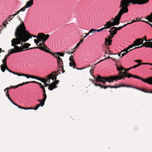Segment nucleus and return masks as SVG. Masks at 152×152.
<instances>
[{
    "mask_svg": "<svg viewBox=\"0 0 152 152\" xmlns=\"http://www.w3.org/2000/svg\"><path fill=\"white\" fill-rule=\"evenodd\" d=\"M15 36L16 37L17 41L20 42H26L29 39L31 38V37L37 38V36L30 34L29 32L26 29L24 23H21L17 27L15 32Z\"/></svg>",
    "mask_w": 152,
    "mask_h": 152,
    "instance_id": "1",
    "label": "nucleus"
},
{
    "mask_svg": "<svg viewBox=\"0 0 152 152\" xmlns=\"http://www.w3.org/2000/svg\"><path fill=\"white\" fill-rule=\"evenodd\" d=\"M128 2H126L125 0H121V1L119 8L120 10L114 19L113 18V21L111 22L110 21L107 22L104 26L106 29L109 28L111 26L118 25L120 23V20L122 15L124 13H126L128 12V7L129 6Z\"/></svg>",
    "mask_w": 152,
    "mask_h": 152,
    "instance_id": "2",
    "label": "nucleus"
},
{
    "mask_svg": "<svg viewBox=\"0 0 152 152\" xmlns=\"http://www.w3.org/2000/svg\"><path fill=\"white\" fill-rule=\"evenodd\" d=\"M127 73L125 71L123 72V75L120 76L118 75H115V76H112L107 77H102L100 76H98V81H100L104 84L107 82L109 83H111L114 81H117L118 80L124 78L126 77H127Z\"/></svg>",
    "mask_w": 152,
    "mask_h": 152,
    "instance_id": "3",
    "label": "nucleus"
},
{
    "mask_svg": "<svg viewBox=\"0 0 152 152\" xmlns=\"http://www.w3.org/2000/svg\"><path fill=\"white\" fill-rule=\"evenodd\" d=\"M17 39L13 38L11 40V45L13 46L14 48L11 49L9 50L8 54L6 55L5 58H7V56H9L11 54L17 53L23 51V48L21 47H19L17 45L20 44V42L17 41Z\"/></svg>",
    "mask_w": 152,
    "mask_h": 152,
    "instance_id": "4",
    "label": "nucleus"
},
{
    "mask_svg": "<svg viewBox=\"0 0 152 152\" xmlns=\"http://www.w3.org/2000/svg\"><path fill=\"white\" fill-rule=\"evenodd\" d=\"M58 75V73L56 72H52L47 76V78L46 79H43L39 77L38 80H39L43 83L45 82L50 83V79L53 80L57 79V76Z\"/></svg>",
    "mask_w": 152,
    "mask_h": 152,
    "instance_id": "5",
    "label": "nucleus"
},
{
    "mask_svg": "<svg viewBox=\"0 0 152 152\" xmlns=\"http://www.w3.org/2000/svg\"><path fill=\"white\" fill-rule=\"evenodd\" d=\"M49 34H45L43 33H40L38 34L37 40L39 41V43L42 41V43H44L49 38Z\"/></svg>",
    "mask_w": 152,
    "mask_h": 152,
    "instance_id": "6",
    "label": "nucleus"
},
{
    "mask_svg": "<svg viewBox=\"0 0 152 152\" xmlns=\"http://www.w3.org/2000/svg\"><path fill=\"white\" fill-rule=\"evenodd\" d=\"M126 2H128V5L129 6L130 4L132 3L133 4H144L147 3L149 0H125Z\"/></svg>",
    "mask_w": 152,
    "mask_h": 152,
    "instance_id": "7",
    "label": "nucleus"
},
{
    "mask_svg": "<svg viewBox=\"0 0 152 152\" xmlns=\"http://www.w3.org/2000/svg\"><path fill=\"white\" fill-rule=\"evenodd\" d=\"M42 43H40L39 44V46L38 47H34L32 48H31L28 49H39L41 50L45 51V52L48 53H50L51 54H52V52H50L47 50V49L48 48L45 45V44Z\"/></svg>",
    "mask_w": 152,
    "mask_h": 152,
    "instance_id": "8",
    "label": "nucleus"
},
{
    "mask_svg": "<svg viewBox=\"0 0 152 152\" xmlns=\"http://www.w3.org/2000/svg\"><path fill=\"white\" fill-rule=\"evenodd\" d=\"M133 77L138 79L141 80L142 81L147 83L149 84L152 85V79L150 77L146 79H143L137 76L134 75H133Z\"/></svg>",
    "mask_w": 152,
    "mask_h": 152,
    "instance_id": "9",
    "label": "nucleus"
},
{
    "mask_svg": "<svg viewBox=\"0 0 152 152\" xmlns=\"http://www.w3.org/2000/svg\"><path fill=\"white\" fill-rule=\"evenodd\" d=\"M51 54L56 58L58 65L61 67L63 64V61L61 58L59 56L55 55L54 54H53L52 53Z\"/></svg>",
    "mask_w": 152,
    "mask_h": 152,
    "instance_id": "10",
    "label": "nucleus"
},
{
    "mask_svg": "<svg viewBox=\"0 0 152 152\" xmlns=\"http://www.w3.org/2000/svg\"><path fill=\"white\" fill-rule=\"evenodd\" d=\"M6 61L7 58H4L2 60V62L4 63V64H1V70L3 72H4L5 71V67H7L6 63Z\"/></svg>",
    "mask_w": 152,
    "mask_h": 152,
    "instance_id": "11",
    "label": "nucleus"
},
{
    "mask_svg": "<svg viewBox=\"0 0 152 152\" xmlns=\"http://www.w3.org/2000/svg\"><path fill=\"white\" fill-rule=\"evenodd\" d=\"M143 41V39H142L139 38L135 40L134 42V44H135V45L136 46H139L141 45L142 44Z\"/></svg>",
    "mask_w": 152,
    "mask_h": 152,
    "instance_id": "12",
    "label": "nucleus"
},
{
    "mask_svg": "<svg viewBox=\"0 0 152 152\" xmlns=\"http://www.w3.org/2000/svg\"><path fill=\"white\" fill-rule=\"evenodd\" d=\"M117 31L116 27H113L110 29L109 32L110 33V35L113 36L116 34Z\"/></svg>",
    "mask_w": 152,
    "mask_h": 152,
    "instance_id": "13",
    "label": "nucleus"
},
{
    "mask_svg": "<svg viewBox=\"0 0 152 152\" xmlns=\"http://www.w3.org/2000/svg\"><path fill=\"white\" fill-rule=\"evenodd\" d=\"M132 50L131 49L129 50L126 49V48L124 49L122 51H121L118 54V55L119 56H120L121 55V57L123 56L126 54L128 53L130 51Z\"/></svg>",
    "mask_w": 152,
    "mask_h": 152,
    "instance_id": "14",
    "label": "nucleus"
},
{
    "mask_svg": "<svg viewBox=\"0 0 152 152\" xmlns=\"http://www.w3.org/2000/svg\"><path fill=\"white\" fill-rule=\"evenodd\" d=\"M142 46H144L146 48H150L152 49V42H146L144 44L142 43Z\"/></svg>",
    "mask_w": 152,
    "mask_h": 152,
    "instance_id": "15",
    "label": "nucleus"
},
{
    "mask_svg": "<svg viewBox=\"0 0 152 152\" xmlns=\"http://www.w3.org/2000/svg\"><path fill=\"white\" fill-rule=\"evenodd\" d=\"M33 1L34 0H30L29 1H28L26 2L25 6L27 8L30 7L33 5Z\"/></svg>",
    "mask_w": 152,
    "mask_h": 152,
    "instance_id": "16",
    "label": "nucleus"
},
{
    "mask_svg": "<svg viewBox=\"0 0 152 152\" xmlns=\"http://www.w3.org/2000/svg\"><path fill=\"white\" fill-rule=\"evenodd\" d=\"M57 87V86H55L53 83H51L49 86L48 89L49 90L51 91L54 88Z\"/></svg>",
    "mask_w": 152,
    "mask_h": 152,
    "instance_id": "17",
    "label": "nucleus"
},
{
    "mask_svg": "<svg viewBox=\"0 0 152 152\" xmlns=\"http://www.w3.org/2000/svg\"><path fill=\"white\" fill-rule=\"evenodd\" d=\"M90 74H91V75L93 77V78L96 80V81L99 82H101L100 81H98L99 80L98 79V76H99V75H97V77L96 78V77H95L93 75H92V74L93 73H94V72L93 71V69H91L90 70Z\"/></svg>",
    "mask_w": 152,
    "mask_h": 152,
    "instance_id": "18",
    "label": "nucleus"
},
{
    "mask_svg": "<svg viewBox=\"0 0 152 152\" xmlns=\"http://www.w3.org/2000/svg\"><path fill=\"white\" fill-rule=\"evenodd\" d=\"M105 44L107 45H111V42L112 40L110 39H108L107 38L105 39Z\"/></svg>",
    "mask_w": 152,
    "mask_h": 152,
    "instance_id": "19",
    "label": "nucleus"
},
{
    "mask_svg": "<svg viewBox=\"0 0 152 152\" xmlns=\"http://www.w3.org/2000/svg\"><path fill=\"white\" fill-rule=\"evenodd\" d=\"M23 43H21V45L23 47H24L26 48H28L31 45L29 43H24L23 44Z\"/></svg>",
    "mask_w": 152,
    "mask_h": 152,
    "instance_id": "20",
    "label": "nucleus"
},
{
    "mask_svg": "<svg viewBox=\"0 0 152 152\" xmlns=\"http://www.w3.org/2000/svg\"><path fill=\"white\" fill-rule=\"evenodd\" d=\"M117 69L118 71H120L121 70H124L123 67L121 66H116Z\"/></svg>",
    "mask_w": 152,
    "mask_h": 152,
    "instance_id": "21",
    "label": "nucleus"
},
{
    "mask_svg": "<svg viewBox=\"0 0 152 152\" xmlns=\"http://www.w3.org/2000/svg\"><path fill=\"white\" fill-rule=\"evenodd\" d=\"M18 76H23L26 77L27 78H30V77L31 76L26 74H19Z\"/></svg>",
    "mask_w": 152,
    "mask_h": 152,
    "instance_id": "22",
    "label": "nucleus"
},
{
    "mask_svg": "<svg viewBox=\"0 0 152 152\" xmlns=\"http://www.w3.org/2000/svg\"><path fill=\"white\" fill-rule=\"evenodd\" d=\"M147 19L150 22H152V13L149 16L147 17Z\"/></svg>",
    "mask_w": 152,
    "mask_h": 152,
    "instance_id": "23",
    "label": "nucleus"
},
{
    "mask_svg": "<svg viewBox=\"0 0 152 152\" xmlns=\"http://www.w3.org/2000/svg\"><path fill=\"white\" fill-rule=\"evenodd\" d=\"M96 31L97 32V30H96L92 28L88 32L90 34L91 33H94Z\"/></svg>",
    "mask_w": 152,
    "mask_h": 152,
    "instance_id": "24",
    "label": "nucleus"
},
{
    "mask_svg": "<svg viewBox=\"0 0 152 152\" xmlns=\"http://www.w3.org/2000/svg\"><path fill=\"white\" fill-rule=\"evenodd\" d=\"M5 69H6L7 71H8L9 72L11 73L14 75H16L18 76L19 74L18 73H16L15 72H13L12 71H11L10 70V69H9L7 67H5Z\"/></svg>",
    "mask_w": 152,
    "mask_h": 152,
    "instance_id": "25",
    "label": "nucleus"
},
{
    "mask_svg": "<svg viewBox=\"0 0 152 152\" xmlns=\"http://www.w3.org/2000/svg\"><path fill=\"white\" fill-rule=\"evenodd\" d=\"M55 54L58 55L59 56L63 57L64 56V53H61L60 52H57L55 53Z\"/></svg>",
    "mask_w": 152,
    "mask_h": 152,
    "instance_id": "26",
    "label": "nucleus"
},
{
    "mask_svg": "<svg viewBox=\"0 0 152 152\" xmlns=\"http://www.w3.org/2000/svg\"><path fill=\"white\" fill-rule=\"evenodd\" d=\"M135 46H136L135 45V44H134V43L133 42L132 45H129V47H128L127 48H126V49L128 50L129 49H130L131 48H132L133 47H134Z\"/></svg>",
    "mask_w": 152,
    "mask_h": 152,
    "instance_id": "27",
    "label": "nucleus"
},
{
    "mask_svg": "<svg viewBox=\"0 0 152 152\" xmlns=\"http://www.w3.org/2000/svg\"><path fill=\"white\" fill-rule=\"evenodd\" d=\"M133 88H135V89H136L137 90H140V91H143L144 92H145V93H148V91H145L143 89H140V88H137V87H134Z\"/></svg>",
    "mask_w": 152,
    "mask_h": 152,
    "instance_id": "28",
    "label": "nucleus"
},
{
    "mask_svg": "<svg viewBox=\"0 0 152 152\" xmlns=\"http://www.w3.org/2000/svg\"><path fill=\"white\" fill-rule=\"evenodd\" d=\"M142 65V63H139L138 64H137V65H135L134 66H133L131 67V68H130V69L136 68L138 66L141 65Z\"/></svg>",
    "mask_w": 152,
    "mask_h": 152,
    "instance_id": "29",
    "label": "nucleus"
},
{
    "mask_svg": "<svg viewBox=\"0 0 152 152\" xmlns=\"http://www.w3.org/2000/svg\"><path fill=\"white\" fill-rule=\"evenodd\" d=\"M27 8L25 6L23 8H21L20 10H19V11H20V12H24V11L25 10H26V9Z\"/></svg>",
    "mask_w": 152,
    "mask_h": 152,
    "instance_id": "30",
    "label": "nucleus"
},
{
    "mask_svg": "<svg viewBox=\"0 0 152 152\" xmlns=\"http://www.w3.org/2000/svg\"><path fill=\"white\" fill-rule=\"evenodd\" d=\"M47 98V95L46 94H43V98L42 99V100L45 102V100Z\"/></svg>",
    "mask_w": 152,
    "mask_h": 152,
    "instance_id": "31",
    "label": "nucleus"
},
{
    "mask_svg": "<svg viewBox=\"0 0 152 152\" xmlns=\"http://www.w3.org/2000/svg\"><path fill=\"white\" fill-rule=\"evenodd\" d=\"M55 80L52 83H53V84L56 86V85L58 84L59 82V81L58 80Z\"/></svg>",
    "mask_w": 152,
    "mask_h": 152,
    "instance_id": "32",
    "label": "nucleus"
},
{
    "mask_svg": "<svg viewBox=\"0 0 152 152\" xmlns=\"http://www.w3.org/2000/svg\"><path fill=\"white\" fill-rule=\"evenodd\" d=\"M106 27H104L100 29H97V32H99L101 31H102L104 29H106Z\"/></svg>",
    "mask_w": 152,
    "mask_h": 152,
    "instance_id": "33",
    "label": "nucleus"
},
{
    "mask_svg": "<svg viewBox=\"0 0 152 152\" xmlns=\"http://www.w3.org/2000/svg\"><path fill=\"white\" fill-rule=\"evenodd\" d=\"M121 85V87H132L133 88L134 87H133L132 86H129V85Z\"/></svg>",
    "mask_w": 152,
    "mask_h": 152,
    "instance_id": "34",
    "label": "nucleus"
},
{
    "mask_svg": "<svg viewBox=\"0 0 152 152\" xmlns=\"http://www.w3.org/2000/svg\"><path fill=\"white\" fill-rule=\"evenodd\" d=\"M69 60L70 61V62H73V64H75V63L74 61V60L73 59V58H69Z\"/></svg>",
    "mask_w": 152,
    "mask_h": 152,
    "instance_id": "35",
    "label": "nucleus"
},
{
    "mask_svg": "<svg viewBox=\"0 0 152 152\" xmlns=\"http://www.w3.org/2000/svg\"><path fill=\"white\" fill-rule=\"evenodd\" d=\"M45 101L42 100V102H41L39 104H38L39 105H40V106L42 107L44 104Z\"/></svg>",
    "mask_w": 152,
    "mask_h": 152,
    "instance_id": "36",
    "label": "nucleus"
},
{
    "mask_svg": "<svg viewBox=\"0 0 152 152\" xmlns=\"http://www.w3.org/2000/svg\"><path fill=\"white\" fill-rule=\"evenodd\" d=\"M121 87V85H120V86H110V88H119V87Z\"/></svg>",
    "mask_w": 152,
    "mask_h": 152,
    "instance_id": "37",
    "label": "nucleus"
},
{
    "mask_svg": "<svg viewBox=\"0 0 152 152\" xmlns=\"http://www.w3.org/2000/svg\"><path fill=\"white\" fill-rule=\"evenodd\" d=\"M83 39H81L79 42L77 44V45L78 46H79L80 44L83 42Z\"/></svg>",
    "mask_w": 152,
    "mask_h": 152,
    "instance_id": "38",
    "label": "nucleus"
},
{
    "mask_svg": "<svg viewBox=\"0 0 152 152\" xmlns=\"http://www.w3.org/2000/svg\"><path fill=\"white\" fill-rule=\"evenodd\" d=\"M142 65H150L152 66V63H142ZM150 78L152 79V77H150Z\"/></svg>",
    "mask_w": 152,
    "mask_h": 152,
    "instance_id": "39",
    "label": "nucleus"
},
{
    "mask_svg": "<svg viewBox=\"0 0 152 152\" xmlns=\"http://www.w3.org/2000/svg\"><path fill=\"white\" fill-rule=\"evenodd\" d=\"M75 65H74L73 64V62H70V63H69V66H72L73 65V68H74V69H75Z\"/></svg>",
    "mask_w": 152,
    "mask_h": 152,
    "instance_id": "40",
    "label": "nucleus"
},
{
    "mask_svg": "<svg viewBox=\"0 0 152 152\" xmlns=\"http://www.w3.org/2000/svg\"><path fill=\"white\" fill-rule=\"evenodd\" d=\"M20 12V11H19V10L15 14H14L11 15H10V17H12V16H15V15H18L19 13Z\"/></svg>",
    "mask_w": 152,
    "mask_h": 152,
    "instance_id": "41",
    "label": "nucleus"
},
{
    "mask_svg": "<svg viewBox=\"0 0 152 152\" xmlns=\"http://www.w3.org/2000/svg\"><path fill=\"white\" fill-rule=\"evenodd\" d=\"M30 77L32 79H34L37 80H38L39 78V77H36L34 76H31Z\"/></svg>",
    "mask_w": 152,
    "mask_h": 152,
    "instance_id": "42",
    "label": "nucleus"
},
{
    "mask_svg": "<svg viewBox=\"0 0 152 152\" xmlns=\"http://www.w3.org/2000/svg\"><path fill=\"white\" fill-rule=\"evenodd\" d=\"M34 42L35 43H36L37 45H38V43H39V41H38V40L37 39H34Z\"/></svg>",
    "mask_w": 152,
    "mask_h": 152,
    "instance_id": "43",
    "label": "nucleus"
},
{
    "mask_svg": "<svg viewBox=\"0 0 152 152\" xmlns=\"http://www.w3.org/2000/svg\"><path fill=\"white\" fill-rule=\"evenodd\" d=\"M131 77H133V75H131L130 74L128 73L127 74V77L128 78H130Z\"/></svg>",
    "mask_w": 152,
    "mask_h": 152,
    "instance_id": "44",
    "label": "nucleus"
},
{
    "mask_svg": "<svg viewBox=\"0 0 152 152\" xmlns=\"http://www.w3.org/2000/svg\"><path fill=\"white\" fill-rule=\"evenodd\" d=\"M139 20H132V22H130V23H127V24H132V23H133V22H137V21H139Z\"/></svg>",
    "mask_w": 152,
    "mask_h": 152,
    "instance_id": "45",
    "label": "nucleus"
},
{
    "mask_svg": "<svg viewBox=\"0 0 152 152\" xmlns=\"http://www.w3.org/2000/svg\"><path fill=\"white\" fill-rule=\"evenodd\" d=\"M83 34L86 35L85 36L83 37V38L84 39L86 38L88 35H89L90 34L89 33V32H88V33H84Z\"/></svg>",
    "mask_w": 152,
    "mask_h": 152,
    "instance_id": "46",
    "label": "nucleus"
},
{
    "mask_svg": "<svg viewBox=\"0 0 152 152\" xmlns=\"http://www.w3.org/2000/svg\"><path fill=\"white\" fill-rule=\"evenodd\" d=\"M13 16L10 17V15L9 18H7L8 20L10 21V20H12V18H13Z\"/></svg>",
    "mask_w": 152,
    "mask_h": 152,
    "instance_id": "47",
    "label": "nucleus"
},
{
    "mask_svg": "<svg viewBox=\"0 0 152 152\" xmlns=\"http://www.w3.org/2000/svg\"><path fill=\"white\" fill-rule=\"evenodd\" d=\"M14 86H11L10 87H7V88H6L4 90V91L5 92L6 91V90H9V89H11V88H13V87H14Z\"/></svg>",
    "mask_w": 152,
    "mask_h": 152,
    "instance_id": "48",
    "label": "nucleus"
},
{
    "mask_svg": "<svg viewBox=\"0 0 152 152\" xmlns=\"http://www.w3.org/2000/svg\"><path fill=\"white\" fill-rule=\"evenodd\" d=\"M40 107V105H39L38 104H37V106L35 107V108L34 109V110H36L38 109V108Z\"/></svg>",
    "mask_w": 152,
    "mask_h": 152,
    "instance_id": "49",
    "label": "nucleus"
},
{
    "mask_svg": "<svg viewBox=\"0 0 152 152\" xmlns=\"http://www.w3.org/2000/svg\"><path fill=\"white\" fill-rule=\"evenodd\" d=\"M47 82H45L44 83V86L45 87H46V86H49V84L48 83H47Z\"/></svg>",
    "mask_w": 152,
    "mask_h": 152,
    "instance_id": "50",
    "label": "nucleus"
},
{
    "mask_svg": "<svg viewBox=\"0 0 152 152\" xmlns=\"http://www.w3.org/2000/svg\"><path fill=\"white\" fill-rule=\"evenodd\" d=\"M75 52V51H73L72 52H71V51H69L68 52H67L66 53L67 54H71Z\"/></svg>",
    "mask_w": 152,
    "mask_h": 152,
    "instance_id": "51",
    "label": "nucleus"
},
{
    "mask_svg": "<svg viewBox=\"0 0 152 152\" xmlns=\"http://www.w3.org/2000/svg\"><path fill=\"white\" fill-rule=\"evenodd\" d=\"M108 88H110V86H104L103 88L104 89H106Z\"/></svg>",
    "mask_w": 152,
    "mask_h": 152,
    "instance_id": "52",
    "label": "nucleus"
},
{
    "mask_svg": "<svg viewBox=\"0 0 152 152\" xmlns=\"http://www.w3.org/2000/svg\"><path fill=\"white\" fill-rule=\"evenodd\" d=\"M122 26L118 27L117 28H116V30L117 31L118 30H119L121 29L122 28Z\"/></svg>",
    "mask_w": 152,
    "mask_h": 152,
    "instance_id": "53",
    "label": "nucleus"
},
{
    "mask_svg": "<svg viewBox=\"0 0 152 152\" xmlns=\"http://www.w3.org/2000/svg\"><path fill=\"white\" fill-rule=\"evenodd\" d=\"M11 102L12 103V104H13L15 105L18 107V105H17V104H16V103H15L13 101H12V102Z\"/></svg>",
    "mask_w": 152,
    "mask_h": 152,
    "instance_id": "54",
    "label": "nucleus"
},
{
    "mask_svg": "<svg viewBox=\"0 0 152 152\" xmlns=\"http://www.w3.org/2000/svg\"><path fill=\"white\" fill-rule=\"evenodd\" d=\"M78 47L79 46H78L77 45H76V46L74 48V51H75L78 48Z\"/></svg>",
    "mask_w": 152,
    "mask_h": 152,
    "instance_id": "55",
    "label": "nucleus"
},
{
    "mask_svg": "<svg viewBox=\"0 0 152 152\" xmlns=\"http://www.w3.org/2000/svg\"><path fill=\"white\" fill-rule=\"evenodd\" d=\"M98 86H99L101 88H103L104 86L102 85H101L100 84H98Z\"/></svg>",
    "mask_w": 152,
    "mask_h": 152,
    "instance_id": "56",
    "label": "nucleus"
},
{
    "mask_svg": "<svg viewBox=\"0 0 152 152\" xmlns=\"http://www.w3.org/2000/svg\"><path fill=\"white\" fill-rule=\"evenodd\" d=\"M18 107L19 108H20V109H23V110H25V108L23 107H22L20 106H18Z\"/></svg>",
    "mask_w": 152,
    "mask_h": 152,
    "instance_id": "57",
    "label": "nucleus"
},
{
    "mask_svg": "<svg viewBox=\"0 0 152 152\" xmlns=\"http://www.w3.org/2000/svg\"><path fill=\"white\" fill-rule=\"evenodd\" d=\"M108 39H112L113 37V36H108Z\"/></svg>",
    "mask_w": 152,
    "mask_h": 152,
    "instance_id": "58",
    "label": "nucleus"
},
{
    "mask_svg": "<svg viewBox=\"0 0 152 152\" xmlns=\"http://www.w3.org/2000/svg\"><path fill=\"white\" fill-rule=\"evenodd\" d=\"M43 89V94H45V88H44V89Z\"/></svg>",
    "mask_w": 152,
    "mask_h": 152,
    "instance_id": "59",
    "label": "nucleus"
},
{
    "mask_svg": "<svg viewBox=\"0 0 152 152\" xmlns=\"http://www.w3.org/2000/svg\"><path fill=\"white\" fill-rule=\"evenodd\" d=\"M30 83H38V82H36V81H30Z\"/></svg>",
    "mask_w": 152,
    "mask_h": 152,
    "instance_id": "60",
    "label": "nucleus"
},
{
    "mask_svg": "<svg viewBox=\"0 0 152 152\" xmlns=\"http://www.w3.org/2000/svg\"><path fill=\"white\" fill-rule=\"evenodd\" d=\"M29 109H32V108L31 107L25 108V110H29Z\"/></svg>",
    "mask_w": 152,
    "mask_h": 152,
    "instance_id": "61",
    "label": "nucleus"
},
{
    "mask_svg": "<svg viewBox=\"0 0 152 152\" xmlns=\"http://www.w3.org/2000/svg\"><path fill=\"white\" fill-rule=\"evenodd\" d=\"M97 64H94V66H91V67H93V68H95L96 67V65Z\"/></svg>",
    "mask_w": 152,
    "mask_h": 152,
    "instance_id": "62",
    "label": "nucleus"
},
{
    "mask_svg": "<svg viewBox=\"0 0 152 152\" xmlns=\"http://www.w3.org/2000/svg\"><path fill=\"white\" fill-rule=\"evenodd\" d=\"M144 40L146 42L147 41V40L146 39V37L145 36L144 37Z\"/></svg>",
    "mask_w": 152,
    "mask_h": 152,
    "instance_id": "63",
    "label": "nucleus"
},
{
    "mask_svg": "<svg viewBox=\"0 0 152 152\" xmlns=\"http://www.w3.org/2000/svg\"><path fill=\"white\" fill-rule=\"evenodd\" d=\"M134 62L137 63H139L140 62V61L139 60H136L134 61Z\"/></svg>",
    "mask_w": 152,
    "mask_h": 152,
    "instance_id": "64",
    "label": "nucleus"
}]
</instances>
